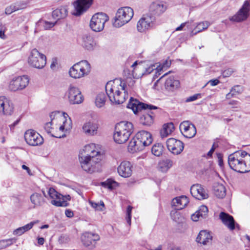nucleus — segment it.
<instances>
[{
	"mask_svg": "<svg viewBox=\"0 0 250 250\" xmlns=\"http://www.w3.org/2000/svg\"><path fill=\"white\" fill-rule=\"evenodd\" d=\"M126 85L120 80L108 82L105 85L106 93L110 102L116 104H123L128 98Z\"/></svg>",
	"mask_w": 250,
	"mask_h": 250,
	"instance_id": "3",
	"label": "nucleus"
},
{
	"mask_svg": "<svg viewBox=\"0 0 250 250\" xmlns=\"http://www.w3.org/2000/svg\"><path fill=\"white\" fill-rule=\"evenodd\" d=\"M154 67H155V66L154 65H152L148 67L147 68H146L145 71V74H149L151 73L153 71V70L155 69Z\"/></svg>",
	"mask_w": 250,
	"mask_h": 250,
	"instance_id": "58",
	"label": "nucleus"
},
{
	"mask_svg": "<svg viewBox=\"0 0 250 250\" xmlns=\"http://www.w3.org/2000/svg\"><path fill=\"white\" fill-rule=\"evenodd\" d=\"M167 6L162 2H153L150 6L149 14L150 16H159L166 10Z\"/></svg>",
	"mask_w": 250,
	"mask_h": 250,
	"instance_id": "23",
	"label": "nucleus"
},
{
	"mask_svg": "<svg viewBox=\"0 0 250 250\" xmlns=\"http://www.w3.org/2000/svg\"><path fill=\"white\" fill-rule=\"evenodd\" d=\"M117 170L119 174L123 177H130L132 173V166L129 161H123L118 166Z\"/></svg>",
	"mask_w": 250,
	"mask_h": 250,
	"instance_id": "21",
	"label": "nucleus"
},
{
	"mask_svg": "<svg viewBox=\"0 0 250 250\" xmlns=\"http://www.w3.org/2000/svg\"><path fill=\"white\" fill-rule=\"evenodd\" d=\"M89 204L92 206V208H95L97 210L102 211L104 208V205L103 201H101L100 203H95L92 201H89Z\"/></svg>",
	"mask_w": 250,
	"mask_h": 250,
	"instance_id": "45",
	"label": "nucleus"
},
{
	"mask_svg": "<svg viewBox=\"0 0 250 250\" xmlns=\"http://www.w3.org/2000/svg\"><path fill=\"white\" fill-rule=\"evenodd\" d=\"M101 184V186L105 188L112 189L117 184V183L111 179H107L105 181L102 182Z\"/></svg>",
	"mask_w": 250,
	"mask_h": 250,
	"instance_id": "43",
	"label": "nucleus"
},
{
	"mask_svg": "<svg viewBox=\"0 0 250 250\" xmlns=\"http://www.w3.org/2000/svg\"><path fill=\"white\" fill-rule=\"evenodd\" d=\"M14 112V104L5 96H0V114L11 115Z\"/></svg>",
	"mask_w": 250,
	"mask_h": 250,
	"instance_id": "17",
	"label": "nucleus"
},
{
	"mask_svg": "<svg viewBox=\"0 0 250 250\" xmlns=\"http://www.w3.org/2000/svg\"><path fill=\"white\" fill-rule=\"evenodd\" d=\"M1 133L3 135L2 136V138H1V139H2L1 140V143H4L5 142V139L4 135H7L8 133V128L6 126L2 127V128H1Z\"/></svg>",
	"mask_w": 250,
	"mask_h": 250,
	"instance_id": "53",
	"label": "nucleus"
},
{
	"mask_svg": "<svg viewBox=\"0 0 250 250\" xmlns=\"http://www.w3.org/2000/svg\"><path fill=\"white\" fill-rule=\"evenodd\" d=\"M30 201L35 207L42 206L45 202V200L42 195L38 193H34L30 196Z\"/></svg>",
	"mask_w": 250,
	"mask_h": 250,
	"instance_id": "33",
	"label": "nucleus"
},
{
	"mask_svg": "<svg viewBox=\"0 0 250 250\" xmlns=\"http://www.w3.org/2000/svg\"><path fill=\"white\" fill-rule=\"evenodd\" d=\"M152 142L151 134L145 130L139 131L129 142L128 149L131 153L142 150Z\"/></svg>",
	"mask_w": 250,
	"mask_h": 250,
	"instance_id": "5",
	"label": "nucleus"
},
{
	"mask_svg": "<svg viewBox=\"0 0 250 250\" xmlns=\"http://www.w3.org/2000/svg\"><path fill=\"white\" fill-rule=\"evenodd\" d=\"M180 86V82L172 76L168 77L165 83V88L169 91H173Z\"/></svg>",
	"mask_w": 250,
	"mask_h": 250,
	"instance_id": "27",
	"label": "nucleus"
},
{
	"mask_svg": "<svg viewBox=\"0 0 250 250\" xmlns=\"http://www.w3.org/2000/svg\"><path fill=\"white\" fill-rule=\"evenodd\" d=\"M163 146L161 143H156L154 144L152 148V153L157 157L161 156L163 152Z\"/></svg>",
	"mask_w": 250,
	"mask_h": 250,
	"instance_id": "37",
	"label": "nucleus"
},
{
	"mask_svg": "<svg viewBox=\"0 0 250 250\" xmlns=\"http://www.w3.org/2000/svg\"><path fill=\"white\" fill-rule=\"evenodd\" d=\"M57 64V60L56 59L54 60L51 65H50V68L52 69V70H54L55 67H56V65Z\"/></svg>",
	"mask_w": 250,
	"mask_h": 250,
	"instance_id": "61",
	"label": "nucleus"
},
{
	"mask_svg": "<svg viewBox=\"0 0 250 250\" xmlns=\"http://www.w3.org/2000/svg\"><path fill=\"white\" fill-rule=\"evenodd\" d=\"M214 150H215V147H214V145L213 144L211 148L210 149V150L207 153V156L208 157H211L212 153L214 151Z\"/></svg>",
	"mask_w": 250,
	"mask_h": 250,
	"instance_id": "60",
	"label": "nucleus"
},
{
	"mask_svg": "<svg viewBox=\"0 0 250 250\" xmlns=\"http://www.w3.org/2000/svg\"><path fill=\"white\" fill-rule=\"evenodd\" d=\"M36 223V222H31L24 226L20 227L14 230V234L18 235H21L24 232L28 231L32 228L33 226Z\"/></svg>",
	"mask_w": 250,
	"mask_h": 250,
	"instance_id": "36",
	"label": "nucleus"
},
{
	"mask_svg": "<svg viewBox=\"0 0 250 250\" xmlns=\"http://www.w3.org/2000/svg\"><path fill=\"white\" fill-rule=\"evenodd\" d=\"M132 207L131 206H128L126 208V220L127 224L130 226L131 225V211Z\"/></svg>",
	"mask_w": 250,
	"mask_h": 250,
	"instance_id": "49",
	"label": "nucleus"
},
{
	"mask_svg": "<svg viewBox=\"0 0 250 250\" xmlns=\"http://www.w3.org/2000/svg\"><path fill=\"white\" fill-rule=\"evenodd\" d=\"M66 96H67L70 103L73 104H80L83 101V97L79 88L72 84L68 87Z\"/></svg>",
	"mask_w": 250,
	"mask_h": 250,
	"instance_id": "11",
	"label": "nucleus"
},
{
	"mask_svg": "<svg viewBox=\"0 0 250 250\" xmlns=\"http://www.w3.org/2000/svg\"><path fill=\"white\" fill-rule=\"evenodd\" d=\"M217 157H218V158L219 159V165L220 166H222V165H223V160H222V155H221V154L218 153L217 154Z\"/></svg>",
	"mask_w": 250,
	"mask_h": 250,
	"instance_id": "62",
	"label": "nucleus"
},
{
	"mask_svg": "<svg viewBox=\"0 0 250 250\" xmlns=\"http://www.w3.org/2000/svg\"><path fill=\"white\" fill-rule=\"evenodd\" d=\"M91 70L90 65L86 60L81 61L74 64L69 69L70 77L79 79L88 75Z\"/></svg>",
	"mask_w": 250,
	"mask_h": 250,
	"instance_id": "8",
	"label": "nucleus"
},
{
	"mask_svg": "<svg viewBox=\"0 0 250 250\" xmlns=\"http://www.w3.org/2000/svg\"><path fill=\"white\" fill-rule=\"evenodd\" d=\"M29 65L34 68L42 69L46 63V56L41 53L36 48L31 51L28 60Z\"/></svg>",
	"mask_w": 250,
	"mask_h": 250,
	"instance_id": "9",
	"label": "nucleus"
},
{
	"mask_svg": "<svg viewBox=\"0 0 250 250\" xmlns=\"http://www.w3.org/2000/svg\"><path fill=\"white\" fill-rule=\"evenodd\" d=\"M127 107L131 109L135 114L141 112L140 123L146 126H150L153 124L154 114L151 110L158 109L156 106L140 102L132 97L130 99Z\"/></svg>",
	"mask_w": 250,
	"mask_h": 250,
	"instance_id": "2",
	"label": "nucleus"
},
{
	"mask_svg": "<svg viewBox=\"0 0 250 250\" xmlns=\"http://www.w3.org/2000/svg\"><path fill=\"white\" fill-rule=\"evenodd\" d=\"M81 44L85 49L91 51L95 48L97 43L92 36L89 34H84L82 37Z\"/></svg>",
	"mask_w": 250,
	"mask_h": 250,
	"instance_id": "24",
	"label": "nucleus"
},
{
	"mask_svg": "<svg viewBox=\"0 0 250 250\" xmlns=\"http://www.w3.org/2000/svg\"><path fill=\"white\" fill-rule=\"evenodd\" d=\"M155 21V18L154 16L147 15L143 17L137 22V30L140 32L146 31L153 26Z\"/></svg>",
	"mask_w": 250,
	"mask_h": 250,
	"instance_id": "16",
	"label": "nucleus"
},
{
	"mask_svg": "<svg viewBox=\"0 0 250 250\" xmlns=\"http://www.w3.org/2000/svg\"><path fill=\"white\" fill-rule=\"evenodd\" d=\"M230 167L239 173L250 171V154L244 150L237 151L228 157Z\"/></svg>",
	"mask_w": 250,
	"mask_h": 250,
	"instance_id": "4",
	"label": "nucleus"
},
{
	"mask_svg": "<svg viewBox=\"0 0 250 250\" xmlns=\"http://www.w3.org/2000/svg\"><path fill=\"white\" fill-rule=\"evenodd\" d=\"M29 83L27 76L23 75L13 79L10 82L9 88L11 91H16L25 88Z\"/></svg>",
	"mask_w": 250,
	"mask_h": 250,
	"instance_id": "14",
	"label": "nucleus"
},
{
	"mask_svg": "<svg viewBox=\"0 0 250 250\" xmlns=\"http://www.w3.org/2000/svg\"><path fill=\"white\" fill-rule=\"evenodd\" d=\"M210 25V23L208 21H202L197 24L195 29L197 30V32H201L207 29Z\"/></svg>",
	"mask_w": 250,
	"mask_h": 250,
	"instance_id": "42",
	"label": "nucleus"
},
{
	"mask_svg": "<svg viewBox=\"0 0 250 250\" xmlns=\"http://www.w3.org/2000/svg\"><path fill=\"white\" fill-rule=\"evenodd\" d=\"M106 96L104 93H99L96 97L95 104L98 107H101L105 104Z\"/></svg>",
	"mask_w": 250,
	"mask_h": 250,
	"instance_id": "39",
	"label": "nucleus"
},
{
	"mask_svg": "<svg viewBox=\"0 0 250 250\" xmlns=\"http://www.w3.org/2000/svg\"><path fill=\"white\" fill-rule=\"evenodd\" d=\"M192 196L198 200H203L208 198V195L206 190L200 184L192 185L190 188Z\"/></svg>",
	"mask_w": 250,
	"mask_h": 250,
	"instance_id": "19",
	"label": "nucleus"
},
{
	"mask_svg": "<svg viewBox=\"0 0 250 250\" xmlns=\"http://www.w3.org/2000/svg\"><path fill=\"white\" fill-rule=\"evenodd\" d=\"M61 199H62L63 201H65V200L69 201L71 199V197L69 195H67L65 196H63L62 195L61 196Z\"/></svg>",
	"mask_w": 250,
	"mask_h": 250,
	"instance_id": "64",
	"label": "nucleus"
},
{
	"mask_svg": "<svg viewBox=\"0 0 250 250\" xmlns=\"http://www.w3.org/2000/svg\"><path fill=\"white\" fill-rule=\"evenodd\" d=\"M55 114H56V113L55 112H52L51 113V114L50 115V117L51 119V121L50 122H48V123H47L45 124V125H44V129L45 130V131H46V132L48 133V134H51V132H52V121L53 120V119L52 118V117L54 116L55 115Z\"/></svg>",
	"mask_w": 250,
	"mask_h": 250,
	"instance_id": "46",
	"label": "nucleus"
},
{
	"mask_svg": "<svg viewBox=\"0 0 250 250\" xmlns=\"http://www.w3.org/2000/svg\"><path fill=\"white\" fill-rule=\"evenodd\" d=\"M173 164V161L169 159L161 160L158 164V169L163 172H166L172 167Z\"/></svg>",
	"mask_w": 250,
	"mask_h": 250,
	"instance_id": "32",
	"label": "nucleus"
},
{
	"mask_svg": "<svg viewBox=\"0 0 250 250\" xmlns=\"http://www.w3.org/2000/svg\"><path fill=\"white\" fill-rule=\"evenodd\" d=\"M208 208L207 206L203 205L199 209L191 215V218L193 221H197L200 218H205L208 214Z\"/></svg>",
	"mask_w": 250,
	"mask_h": 250,
	"instance_id": "29",
	"label": "nucleus"
},
{
	"mask_svg": "<svg viewBox=\"0 0 250 250\" xmlns=\"http://www.w3.org/2000/svg\"><path fill=\"white\" fill-rule=\"evenodd\" d=\"M220 83V81L217 79L211 80L208 82V84H210L211 86H215Z\"/></svg>",
	"mask_w": 250,
	"mask_h": 250,
	"instance_id": "56",
	"label": "nucleus"
},
{
	"mask_svg": "<svg viewBox=\"0 0 250 250\" xmlns=\"http://www.w3.org/2000/svg\"><path fill=\"white\" fill-rule=\"evenodd\" d=\"M174 130V124L170 122L164 125L160 131L162 138H165L170 135Z\"/></svg>",
	"mask_w": 250,
	"mask_h": 250,
	"instance_id": "34",
	"label": "nucleus"
},
{
	"mask_svg": "<svg viewBox=\"0 0 250 250\" xmlns=\"http://www.w3.org/2000/svg\"><path fill=\"white\" fill-rule=\"evenodd\" d=\"M212 236L206 230H201L196 238L197 242L206 245L210 243Z\"/></svg>",
	"mask_w": 250,
	"mask_h": 250,
	"instance_id": "28",
	"label": "nucleus"
},
{
	"mask_svg": "<svg viewBox=\"0 0 250 250\" xmlns=\"http://www.w3.org/2000/svg\"><path fill=\"white\" fill-rule=\"evenodd\" d=\"M108 20L109 17L106 14L97 13L92 16L90 21V27L94 32H101L104 29L105 22Z\"/></svg>",
	"mask_w": 250,
	"mask_h": 250,
	"instance_id": "10",
	"label": "nucleus"
},
{
	"mask_svg": "<svg viewBox=\"0 0 250 250\" xmlns=\"http://www.w3.org/2000/svg\"><path fill=\"white\" fill-rule=\"evenodd\" d=\"M99 239L100 237L98 234L89 232L83 233L81 236L82 242L85 247L94 245Z\"/></svg>",
	"mask_w": 250,
	"mask_h": 250,
	"instance_id": "22",
	"label": "nucleus"
},
{
	"mask_svg": "<svg viewBox=\"0 0 250 250\" xmlns=\"http://www.w3.org/2000/svg\"><path fill=\"white\" fill-rule=\"evenodd\" d=\"M214 194L219 198H223L226 194V189L222 184L215 183L213 186Z\"/></svg>",
	"mask_w": 250,
	"mask_h": 250,
	"instance_id": "31",
	"label": "nucleus"
},
{
	"mask_svg": "<svg viewBox=\"0 0 250 250\" xmlns=\"http://www.w3.org/2000/svg\"><path fill=\"white\" fill-rule=\"evenodd\" d=\"M243 91V87L240 85H236L231 88L230 91L226 96V99H230L234 97L237 94H240Z\"/></svg>",
	"mask_w": 250,
	"mask_h": 250,
	"instance_id": "35",
	"label": "nucleus"
},
{
	"mask_svg": "<svg viewBox=\"0 0 250 250\" xmlns=\"http://www.w3.org/2000/svg\"><path fill=\"white\" fill-rule=\"evenodd\" d=\"M19 121H20V119H18L17 120H16L14 123H13L12 124L10 125H9V127L10 128V129L12 130L13 129L14 127L18 124V123H19Z\"/></svg>",
	"mask_w": 250,
	"mask_h": 250,
	"instance_id": "63",
	"label": "nucleus"
},
{
	"mask_svg": "<svg viewBox=\"0 0 250 250\" xmlns=\"http://www.w3.org/2000/svg\"><path fill=\"white\" fill-rule=\"evenodd\" d=\"M219 216L223 224L227 227V228L229 230H234L235 228V227L239 228V225L235 223V221L232 216L227 213L221 212Z\"/></svg>",
	"mask_w": 250,
	"mask_h": 250,
	"instance_id": "20",
	"label": "nucleus"
},
{
	"mask_svg": "<svg viewBox=\"0 0 250 250\" xmlns=\"http://www.w3.org/2000/svg\"><path fill=\"white\" fill-rule=\"evenodd\" d=\"M234 72V70L232 68H228L224 70L222 72V75L223 77H229Z\"/></svg>",
	"mask_w": 250,
	"mask_h": 250,
	"instance_id": "50",
	"label": "nucleus"
},
{
	"mask_svg": "<svg viewBox=\"0 0 250 250\" xmlns=\"http://www.w3.org/2000/svg\"><path fill=\"white\" fill-rule=\"evenodd\" d=\"M133 131L131 122L122 121L116 124L113 138L115 142L122 144L125 143Z\"/></svg>",
	"mask_w": 250,
	"mask_h": 250,
	"instance_id": "6",
	"label": "nucleus"
},
{
	"mask_svg": "<svg viewBox=\"0 0 250 250\" xmlns=\"http://www.w3.org/2000/svg\"><path fill=\"white\" fill-rule=\"evenodd\" d=\"M189 203L186 196H181L174 198L171 202V206L174 210H181L184 208Z\"/></svg>",
	"mask_w": 250,
	"mask_h": 250,
	"instance_id": "25",
	"label": "nucleus"
},
{
	"mask_svg": "<svg viewBox=\"0 0 250 250\" xmlns=\"http://www.w3.org/2000/svg\"><path fill=\"white\" fill-rule=\"evenodd\" d=\"M177 210H172L170 212V215L172 219L175 222L180 224L183 223L185 218L182 216Z\"/></svg>",
	"mask_w": 250,
	"mask_h": 250,
	"instance_id": "38",
	"label": "nucleus"
},
{
	"mask_svg": "<svg viewBox=\"0 0 250 250\" xmlns=\"http://www.w3.org/2000/svg\"><path fill=\"white\" fill-rule=\"evenodd\" d=\"M51 203L56 207H66L68 206V203L66 201H61V199L52 200Z\"/></svg>",
	"mask_w": 250,
	"mask_h": 250,
	"instance_id": "48",
	"label": "nucleus"
},
{
	"mask_svg": "<svg viewBox=\"0 0 250 250\" xmlns=\"http://www.w3.org/2000/svg\"><path fill=\"white\" fill-rule=\"evenodd\" d=\"M15 11H16V8L14 6L13 4L7 7L5 10V13L7 15H10Z\"/></svg>",
	"mask_w": 250,
	"mask_h": 250,
	"instance_id": "52",
	"label": "nucleus"
},
{
	"mask_svg": "<svg viewBox=\"0 0 250 250\" xmlns=\"http://www.w3.org/2000/svg\"><path fill=\"white\" fill-rule=\"evenodd\" d=\"M47 195L52 200L61 199V194L57 192L54 188H50L47 190Z\"/></svg>",
	"mask_w": 250,
	"mask_h": 250,
	"instance_id": "41",
	"label": "nucleus"
},
{
	"mask_svg": "<svg viewBox=\"0 0 250 250\" xmlns=\"http://www.w3.org/2000/svg\"><path fill=\"white\" fill-rule=\"evenodd\" d=\"M68 14L66 6H61L52 12V17L57 20L65 18Z\"/></svg>",
	"mask_w": 250,
	"mask_h": 250,
	"instance_id": "30",
	"label": "nucleus"
},
{
	"mask_svg": "<svg viewBox=\"0 0 250 250\" xmlns=\"http://www.w3.org/2000/svg\"><path fill=\"white\" fill-rule=\"evenodd\" d=\"M79 159L82 168L85 171H94L96 164L102 159L100 152L96 148L95 144L85 145L80 152Z\"/></svg>",
	"mask_w": 250,
	"mask_h": 250,
	"instance_id": "1",
	"label": "nucleus"
},
{
	"mask_svg": "<svg viewBox=\"0 0 250 250\" xmlns=\"http://www.w3.org/2000/svg\"><path fill=\"white\" fill-rule=\"evenodd\" d=\"M167 146L168 150L175 155L180 154L184 148V144L182 141L173 138L167 139Z\"/></svg>",
	"mask_w": 250,
	"mask_h": 250,
	"instance_id": "15",
	"label": "nucleus"
},
{
	"mask_svg": "<svg viewBox=\"0 0 250 250\" xmlns=\"http://www.w3.org/2000/svg\"><path fill=\"white\" fill-rule=\"evenodd\" d=\"M201 97H202L201 94H200V93L196 94H194L191 96H190V97L187 98L186 100V102L188 103V102L194 101L196 100L197 99L201 98Z\"/></svg>",
	"mask_w": 250,
	"mask_h": 250,
	"instance_id": "51",
	"label": "nucleus"
},
{
	"mask_svg": "<svg viewBox=\"0 0 250 250\" xmlns=\"http://www.w3.org/2000/svg\"><path fill=\"white\" fill-rule=\"evenodd\" d=\"M16 242L14 239H9L0 241V249H4Z\"/></svg>",
	"mask_w": 250,
	"mask_h": 250,
	"instance_id": "44",
	"label": "nucleus"
},
{
	"mask_svg": "<svg viewBox=\"0 0 250 250\" xmlns=\"http://www.w3.org/2000/svg\"><path fill=\"white\" fill-rule=\"evenodd\" d=\"M250 3L248 0H245L239 11L234 16L230 18V21L235 22H241L246 20L250 16Z\"/></svg>",
	"mask_w": 250,
	"mask_h": 250,
	"instance_id": "12",
	"label": "nucleus"
},
{
	"mask_svg": "<svg viewBox=\"0 0 250 250\" xmlns=\"http://www.w3.org/2000/svg\"><path fill=\"white\" fill-rule=\"evenodd\" d=\"M65 214L67 217L69 218L72 217L74 216L73 212L69 209H66Z\"/></svg>",
	"mask_w": 250,
	"mask_h": 250,
	"instance_id": "57",
	"label": "nucleus"
},
{
	"mask_svg": "<svg viewBox=\"0 0 250 250\" xmlns=\"http://www.w3.org/2000/svg\"><path fill=\"white\" fill-rule=\"evenodd\" d=\"M134 15L133 9L130 7H123L119 8L114 19L113 25L119 28L128 22Z\"/></svg>",
	"mask_w": 250,
	"mask_h": 250,
	"instance_id": "7",
	"label": "nucleus"
},
{
	"mask_svg": "<svg viewBox=\"0 0 250 250\" xmlns=\"http://www.w3.org/2000/svg\"><path fill=\"white\" fill-rule=\"evenodd\" d=\"M24 139L27 144L31 146H40L43 143L42 136L32 129L28 130L25 132Z\"/></svg>",
	"mask_w": 250,
	"mask_h": 250,
	"instance_id": "13",
	"label": "nucleus"
},
{
	"mask_svg": "<svg viewBox=\"0 0 250 250\" xmlns=\"http://www.w3.org/2000/svg\"><path fill=\"white\" fill-rule=\"evenodd\" d=\"M192 123H191L189 121H184L181 123L180 125V130L183 135L186 137V133L188 132L189 130V127L191 125H192Z\"/></svg>",
	"mask_w": 250,
	"mask_h": 250,
	"instance_id": "40",
	"label": "nucleus"
},
{
	"mask_svg": "<svg viewBox=\"0 0 250 250\" xmlns=\"http://www.w3.org/2000/svg\"><path fill=\"white\" fill-rule=\"evenodd\" d=\"M92 1L93 0H77L73 3L75 12L73 14L77 16H80L89 8Z\"/></svg>",
	"mask_w": 250,
	"mask_h": 250,
	"instance_id": "18",
	"label": "nucleus"
},
{
	"mask_svg": "<svg viewBox=\"0 0 250 250\" xmlns=\"http://www.w3.org/2000/svg\"><path fill=\"white\" fill-rule=\"evenodd\" d=\"M56 22H57V21H55V22H49V21H45L44 27L46 29H50V28L53 27L55 25Z\"/></svg>",
	"mask_w": 250,
	"mask_h": 250,
	"instance_id": "55",
	"label": "nucleus"
},
{
	"mask_svg": "<svg viewBox=\"0 0 250 250\" xmlns=\"http://www.w3.org/2000/svg\"><path fill=\"white\" fill-rule=\"evenodd\" d=\"M98 128V125L93 122L85 123L83 126V130L84 133L88 136H93L97 133Z\"/></svg>",
	"mask_w": 250,
	"mask_h": 250,
	"instance_id": "26",
	"label": "nucleus"
},
{
	"mask_svg": "<svg viewBox=\"0 0 250 250\" xmlns=\"http://www.w3.org/2000/svg\"><path fill=\"white\" fill-rule=\"evenodd\" d=\"M196 133V129L195 125L193 124L191 125L190 127L189 128L188 132L186 133V137L187 138H193Z\"/></svg>",
	"mask_w": 250,
	"mask_h": 250,
	"instance_id": "47",
	"label": "nucleus"
},
{
	"mask_svg": "<svg viewBox=\"0 0 250 250\" xmlns=\"http://www.w3.org/2000/svg\"><path fill=\"white\" fill-rule=\"evenodd\" d=\"M171 64L170 61H166L162 64V68L168 67Z\"/></svg>",
	"mask_w": 250,
	"mask_h": 250,
	"instance_id": "59",
	"label": "nucleus"
},
{
	"mask_svg": "<svg viewBox=\"0 0 250 250\" xmlns=\"http://www.w3.org/2000/svg\"><path fill=\"white\" fill-rule=\"evenodd\" d=\"M5 30V27L4 25L2 24H0V38L4 39L5 38V35L4 34Z\"/></svg>",
	"mask_w": 250,
	"mask_h": 250,
	"instance_id": "54",
	"label": "nucleus"
}]
</instances>
